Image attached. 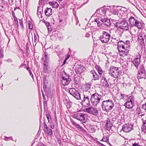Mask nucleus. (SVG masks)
<instances>
[{
	"label": "nucleus",
	"mask_w": 146,
	"mask_h": 146,
	"mask_svg": "<svg viewBox=\"0 0 146 146\" xmlns=\"http://www.w3.org/2000/svg\"><path fill=\"white\" fill-rule=\"evenodd\" d=\"M114 104L113 101L111 100L104 101L102 103V108L103 110L109 112L113 108Z\"/></svg>",
	"instance_id": "obj_1"
},
{
	"label": "nucleus",
	"mask_w": 146,
	"mask_h": 146,
	"mask_svg": "<svg viewBox=\"0 0 146 146\" xmlns=\"http://www.w3.org/2000/svg\"><path fill=\"white\" fill-rule=\"evenodd\" d=\"M121 73V70L117 67L112 66L109 70L110 75L113 78H118Z\"/></svg>",
	"instance_id": "obj_2"
},
{
	"label": "nucleus",
	"mask_w": 146,
	"mask_h": 146,
	"mask_svg": "<svg viewBox=\"0 0 146 146\" xmlns=\"http://www.w3.org/2000/svg\"><path fill=\"white\" fill-rule=\"evenodd\" d=\"M102 96L97 93L93 94L91 96L90 100L93 105L96 106L100 101L102 100Z\"/></svg>",
	"instance_id": "obj_3"
},
{
	"label": "nucleus",
	"mask_w": 146,
	"mask_h": 146,
	"mask_svg": "<svg viewBox=\"0 0 146 146\" xmlns=\"http://www.w3.org/2000/svg\"><path fill=\"white\" fill-rule=\"evenodd\" d=\"M110 36V34L108 32L103 31L100 36V39L102 43H107L109 41Z\"/></svg>",
	"instance_id": "obj_4"
},
{
	"label": "nucleus",
	"mask_w": 146,
	"mask_h": 146,
	"mask_svg": "<svg viewBox=\"0 0 146 146\" xmlns=\"http://www.w3.org/2000/svg\"><path fill=\"white\" fill-rule=\"evenodd\" d=\"M115 26L118 28L122 30H127L128 29L129 25L128 23L125 21V19H123L119 23H116Z\"/></svg>",
	"instance_id": "obj_5"
},
{
	"label": "nucleus",
	"mask_w": 146,
	"mask_h": 146,
	"mask_svg": "<svg viewBox=\"0 0 146 146\" xmlns=\"http://www.w3.org/2000/svg\"><path fill=\"white\" fill-rule=\"evenodd\" d=\"M69 92L70 94L76 99L77 100L81 99L80 93L75 89L74 88H70L69 89Z\"/></svg>",
	"instance_id": "obj_6"
},
{
	"label": "nucleus",
	"mask_w": 146,
	"mask_h": 146,
	"mask_svg": "<svg viewBox=\"0 0 146 146\" xmlns=\"http://www.w3.org/2000/svg\"><path fill=\"white\" fill-rule=\"evenodd\" d=\"M86 115L84 113L81 112H77L73 115V117L77 120L82 121L84 123L86 120Z\"/></svg>",
	"instance_id": "obj_7"
},
{
	"label": "nucleus",
	"mask_w": 146,
	"mask_h": 146,
	"mask_svg": "<svg viewBox=\"0 0 146 146\" xmlns=\"http://www.w3.org/2000/svg\"><path fill=\"white\" fill-rule=\"evenodd\" d=\"M84 111L95 116L98 113L97 109L92 106L84 109Z\"/></svg>",
	"instance_id": "obj_8"
},
{
	"label": "nucleus",
	"mask_w": 146,
	"mask_h": 146,
	"mask_svg": "<svg viewBox=\"0 0 146 146\" xmlns=\"http://www.w3.org/2000/svg\"><path fill=\"white\" fill-rule=\"evenodd\" d=\"M71 79L70 78L69 75L67 76L65 75V76H62L61 82L62 85L65 86L69 84L71 81Z\"/></svg>",
	"instance_id": "obj_9"
},
{
	"label": "nucleus",
	"mask_w": 146,
	"mask_h": 146,
	"mask_svg": "<svg viewBox=\"0 0 146 146\" xmlns=\"http://www.w3.org/2000/svg\"><path fill=\"white\" fill-rule=\"evenodd\" d=\"M82 106L84 107H88L90 105L89 98L84 97L83 99L81 102Z\"/></svg>",
	"instance_id": "obj_10"
},
{
	"label": "nucleus",
	"mask_w": 146,
	"mask_h": 146,
	"mask_svg": "<svg viewBox=\"0 0 146 146\" xmlns=\"http://www.w3.org/2000/svg\"><path fill=\"white\" fill-rule=\"evenodd\" d=\"M132 129V127L131 125L129 124H124L122 126V129L121 131L122 130L125 133H128Z\"/></svg>",
	"instance_id": "obj_11"
},
{
	"label": "nucleus",
	"mask_w": 146,
	"mask_h": 146,
	"mask_svg": "<svg viewBox=\"0 0 146 146\" xmlns=\"http://www.w3.org/2000/svg\"><path fill=\"white\" fill-rule=\"evenodd\" d=\"M141 56L139 54L137 55L133 61V63L135 66L137 68L140 64Z\"/></svg>",
	"instance_id": "obj_12"
},
{
	"label": "nucleus",
	"mask_w": 146,
	"mask_h": 146,
	"mask_svg": "<svg viewBox=\"0 0 146 146\" xmlns=\"http://www.w3.org/2000/svg\"><path fill=\"white\" fill-rule=\"evenodd\" d=\"M137 78L139 82L143 80H146V73H138Z\"/></svg>",
	"instance_id": "obj_13"
},
{
	"label": "nucleus",
	"mask_w": 146,
	"mask_h": 146,
	"mask_svg": "<svg viewBox=\"0 0 146 146\" xmlns=\"http://www.w3.org/2000/svg\"><path fill=\"white\" fill-rule=\"evenodd\" d=\"M137 20L135 19L133 17H131L128 19V21L129 23V26L130 27H132L134 26Z\"/></svg>",
	"instance_id": "obj_14"
},
{
	"label": "nucleus",
	"mask_w": 146,
	"mask_h": 146,
	"mask_svg": "<svg viewBox=\"0 0 146 146\" xmlns=\"http://www.w3.org/2000/svg\"><path fill=\"white\" fill-rule=\"evenodd\" d=\"M85 69L84 67L80 66L79 67L76 68L75 70V71L77 74H80L81 75L84 72Z\"/></svg>",
	"instance_id": "obj_15"
},
{
	"label": "nucleus",
	"mask_w": 146,
	"mask_h": 146,
	"mask_svg": "<svg viewBox=\"0 0 146 146\" xmlns=\"http://www.w3.org/2000/svg\"><path fill=\"white\" fill-rule=\"evenodd\" d=\"M72 123L73 126H75L76 128L79 130L82 131L84 132L86 131V130L82 127H81L79 124L75 123L74 121H72Z\"/></svg>",
	"instance_id": "obj_16"
},
{
	"label": "nucleus",
	"mask_w": 146,
	"mask_h": 146,
	"mask_svg": "<svg viewBox=\"0 0 146 146\" xmlns=\"http://www.w3.org/2000/svg\"><path fill=\"white\" fill-rule=\"evenodd\" d=\"M116 44H117V49L118 50H126L125 47L123 44V42L121 40H119L118 42H116Z\"/></svg>",
	"instance_id": "obj_17"
},
{
	"label": "nucleus",
	"mask_w": 146,
	"mask_h": 146,
	"mask_svg": "<svg viewBox=\"0 0 146 146\" xmlns=\"http://www.w3.org/2000/svg\"><path fill=\"white\" fill-rule=\"evenodd\" d=\"M101 83L102 86L106 88H109V85L108 84V81L105 78L101 80Z\"/></svg>",
	"instance_id": "obj_18"
},
{
	"label": "nucleus",
	"mask_w": 146,
	"mask_h": 146,
	"mask_svg": "<svg viewBox=\"0 0 146 146\" xmlns=\"http://www.w3.org/2000/svg\"><path fill=\"white\" fill-rule=\"evenodd\" d=\"M90 73L91 74L93 77V79L94 80H98L100 79L99 76L97 74L96 71L94 70H92L90 71Z\"/></svg>",
	"instance_id": "obj_19"
},
{
	"label": "nucleus",
	"mask_w": 146,
	"mask_h": 146,
	"mask_svg": "<svg viewBox=\"0 0 146 146\" xmlns=\"http://www.w3.org/2000/svg\"><path fill=\"white\" fill-rule=\"evenodd\" d=\"M106 121V125H105L106 129L108 130H110L112 126V124L111 123L109 119H108Z\"/></svg>",
	"instance_id": "obj_20"
},
{
	"label": "nucleus",
	"mask_w": 146,
	"mask_h": 146,
	"mask_svg": "<svg viewBox=\"0 0 146 146\" xmlns=\"http://www.w3.org/2000/svg\"><path fill=\"white\" fill-rule=\"evenodd\" d=\"M134 104V103L126 102L124 104V106H125L126 108L131 109L133 108Z\"/></svg>",
	"instance_id": "obj_21"
},
{
	"label": "nucleus",
	"mask_w": 146,
	"mask_h": 146,
	"mask_svg": "<svg viewBox=\"0 0 146 146\" xmlns=\"http://www.w3.org/2000/svg\"><path fill=\"white\" fill-rule=\"evenodd\" d=\"M118 51L119 55L121 56H124L127 55L128 51L127 50H120Z\"/></svg>",
	"instance_id": "obj_22"
},
{
	"label": "nucleus",
	"mask_w": 146,
	"mask_h": 146,
	"mask_svg": "<svg viewBox=\"0 0 146 146\" xmlns=\"http://www.w3.org/2000/svg\"><path fill=\"white\" fill-rule=\"evenodd\" d=\"M52 9L50 8H47L45 11V14L46 16H49L52 14Z\"/></svg>",
	"instance_id": "obj_23"
},
{
	"label": "nucleus",
	"mask_w": 146,
	"mask_h": 146,
	"mask_svg": "<svg viewBox=\"0 0 146 146\" xmlns=\"http://www.w3.org/2000/svg\"><path fill=\"white\" fill-rule=\"evenodd\" d=\"M100 20L102 22L104 23L105 25L107 26H109L110 25V22H109L110 21V20L107 19L106 18H102Z\"/></svg>",
	"instance_id": "obj_24"
},
{
	"label": "nucleus",
	"mask_w": 146,
	"mask_h": 146,
	"mask_svg": "<svg viewBox=\"0 0 146 146\" xmlns=\"http://www.w3.org/2000/svg\"><path fill=\"white\" fill-rule=\"evenodd\" d=\"M123 44L126 50H127L130 47V41L129 40H126L123 42Z\"/></svg>",
	"instance_id": "obj_25"
},
{
	"label": "nucleus",
	"mask_w": 146,
	"mask_h": 146,
	"mask_svg": "<svg viewBox=\"0 0 146 146\" xmlns=\"http://www.w3.org/2000/svg\"><path fill=\"white\" fill-rule=\"evenodd\" d=\"M90 85L89 84H86L83 88L84 92L90 90Z\"/></svg>",
	"instance_id": "obj_26"
},
{
	"label": "nucleus",
	"mask_w": 146,
	"mask_h": 146,
	"mask_svg": "<svg viewBox=\"0 0 146 146\" xmlns=\"http://www.w3.org/2000/svg\"><path fill=\"white\" fill-rule=\"evenodd\" d=\"M49 4L50 5L52 8H57L58 7L59 5L58 3L56 1L49 2Z\"/></svg>",
	"instance_id": "obj_27"
},
{
	"label": "nucleus",
	"mask_w": 146,
	"mask_h": 146,
	"mask_svg": "<svg viewBox=\"0 0 146 146\" xmlns=\"http://www.w3.org/2000/svg\"><path fill=\"white\" fill-rule=\"evenodd\" d=\"M84 97L86 98H89L90 96L91 97V93L90 92V90L84 92L83 93Z\"/></svg>",
	"instance_id": "obj_28"
},
{
	"label": "nucleus",
	"mask_w": 146,
	"mask_h": 146,
	"mask_svg": "<svg viewBox=\"0 0 146 146\" xmlns=\"http://www.w3.org/2000/svg\"><path fill=\"white\" fill-rule=\"evenodd\" d=\"M134 25V26L137 27L139 29H141L143 26V23L137 20Z\"/></svg>",
	"instance_id": "obj_29"
},
{
	"label": "nucleus",
	"mask_w": 146,
	"mask_h": 146,
	"mask_svg": "<svg viewBox=\"0 0 146 146\" xmlns=\"http://www.w3.org/2000/svg\"><path fill=\"white\" fill-rule=\"evenodd\" d=\"M48 63H45L44 64V67H43V70L44 72L46 73L48 72L49 68V66L48 64Z\"/></svg>",
	"instance_id": "obj_30"
},
{
	"label": "nucleus",
	"mask_w": 146,
	"mask_h": 146,
	"mask_svg": "<svg viewBox=\"0 0 146 146\" xmlns=\"http://www.w3.org/2000/svg\"><path fill=\"white\" fill-rule=\"evenodd\" d=\"M45 133L48 135L51 136L53 135L52 131V129L48 128V129L44 130Z\"/></svg>",
	"instance_id": "obj_31"
},
{
	"label": "nucleus",
	"mask_w": 146,
	"mask_h": 146,
	"mask_svg": "<svg viewBox=\"0 0 146 146\" xmlns=\"http://www.w3.org/2000/svg\"><path fill=\"white\" fill-rule=\"evenodd\" d=\"M45 60L44 62L46 63H49V56L46 52H44Z\"/></svg>",
	"instance_id": "obj_32"
},
{
	"label": "nucleus",
	"mask_w": 146,
	"mask_h": 146,
	"mask_svg": "<svg viewBox=\"0 0 146 146\" xmlns=\"http://www.w3.org/2000/svg\"><path fill=\"white\" fill-rule=\"evenodd\" d=\"M146 73L144 66L143 65H141L139 67V69L138 73Z\"/></svg>",
	"instance_id": "obj_33"
},
{
	"label": "nucleus",
	"mask_w": 146,
	"mask_h": 146,
	"mask_svg": "<svg viewBox=\"0 0 146 146\" xmlns=\"http://www.w3.org/2000/svg\"><path fill=\"white\" fill-rule=\"evenodd\" d=\"M119 97V100H121L123 99V100H126V98L127 97V96L125 95L124 94H121L119 96H118Z\"/></svg>",
	"instance_id": "obj_34"
},
{
	"label": "nucleus",
	"mask_w": 146,
	"mask_h": 146,
	"mask_svg": "<svg viewBox=\"0 0 146 146\" xmlns=\"http://www.w3.org/2000/svg\"><path fill=\"white\" fill-rule=\"evenodd\" d=\"M134 97L132 96H129L127 99V102H130L134 103Z\"/></svg>",
	"instance_id": "obj_35"
},
{
	"label": "nucleus",
	"mask_w": 146,
	"mask_h": 146,
	"mask_svg": "<svg viewBox=\"0 0 146 146\" xmlns=\"http://www.w3.org/2000/svg\"><path fill=\"white\" fill-rule=\"evenodd\" d=\"M119 10L120 9H118L116 8L113 10V11H111V13H112L115 15H118Z\"/></svg>",
	"instance_id": "obj_36"
},
{
	"label": "nucleus",
	"mask_w": 146,
	"mask_h": 146,
	"mask_svg": "<svg viewBox=\"0 0 146 146\" xmlns=\"http://www.w3.org/2000/svg\"><path fill=\"white\" fill-rule=\"evenodd\" d=\"M101 12V15H103L105 14L106 11V8L102 7L100 9Z\"/></svg>",
	"instance_id": "obj_37"
},
{
	"label": "nucleus",
	"mask_w": 146,
	"mask_h": 146,
	"mask_svg": "<svg viewBox=\"0 0 146 146\" xmlns=\"http://www.w3.org/2000/svg\"><path fill=\"white\" fill-rule=\"evenodd\" d=\"M142 131L145 133H146V122H144V125L142 127Z\"/></svg>",
	"instance_id": "obj_38"
},
{
	"label": "nucleus",
	"mask_w": 146,
	"mask_h": 146,
	"mask_svg": "<svg viewBox=\"0 0 146 146\" xmlns=\"http://www.w3.org/2000/svg\"><path fill=\"white\" fill-rule=\"evenodd\" d=\"M13 18L14 19V21H15V24L16 25V26L17 27V28L18 27H19V24L17 20V19L16 17L15 16H13Z\"/></svg>",
	"instance_id": "obj_39"
},
{
	"label": "nucleus",
	"mask_w": 146,
	"mask_h": 146,
	"mask_svg": "<svg viewBox=\"0 0 146 146\" xmlns=\"http://www.w3.org/2000/svg\"><path fill=\"white\" fill-rule=\"evenodd\" d=\"M116 33L118 34L119 35V36H121L122 34L123 33V31L122 30L121 31H119L118 29H117L115 31Z\"/></svg>",
	"instance_id": "obj_40"
},
{
	"label": "nucleus",
	"mask_w": 146,
	"mask_h": 146,
	"mask_svg": "<svg viewBox=\"0 0 146 146\" xmlns=\"http://www.w3.org/2000/svg\"><path fill=\"white\" fill-rule=\"evenodd\" d=\"M46 117H47V119L48 120V122H50V119H51V117L49 114V113L48 112H46Z\"/></svg>",
	"instance_id": "obj_41"
},
{
	"label": "nucleus",
	"mask_w": 146,
	"mask_h": 146,
	"mask_svg": "<svg viewBox=\"0 0 146 146\" xmlns=\"http://www.w3.org/2000/svg\"><path fill=\"white\" fill-rule=\"evenodd\" d=\"M143 35L142 34V33H140L139 34V35L138 36V40H141L142 39H143Z\"/></svg>",
	"instance_id": "obj_42"
},
{
	"label": "nucleus",
	"mask_w": 146,
	"mask_h": 146,
	"mask_svg": "<svg viewBox=\"0 0 146 146\" xmlns=\"http://www.w3.org/2000/svg\"><path fill=\"white\" fill-rule=\"evenodd\" d=\"M20 26L21 27L23 30V21L22 20L20 19L19 20Z\"/></svg>",
	"instance_id": "obj_43"
},
{
	"label": "nucleus",
	"mask_w": 146,
	"mask_h": 146,
	"mask_svg": "<svg viewBox=\"0 0 146 146\" xmlns=\"http://www.w3.org/2000/svg\"><path fill=\"white\" fill-rule=\"evenodd\" d=\"M139 42L142 46H144V39H142V40H138Z\"/></svg>",
	"instance_id": "obj_44"
},
{
	"label": "nucleus",
	"mask_w": 146,
	"mask_h": 146,
	"mask_svg": "<svg viewBox=\"0 0 146 146\" xmlns=\"http://www.w3.org/2000/svg\"><path fill=\"white\" fill-rule=\"evenodd\" d=\"M108 139L109 138L108 137H104L101 141L107 142L108 141Z\"/></svg>",
	"instance_id": "obj_45"
},
{
	"label": "nucleus",
	"mask_w": 146,
	"mask_h": 146,
	"mask_svg": "<svg viewBox=\"0 0 146 146\" xmlns=\"http://www.w3.org/2000/svg\"><path fill=\"white\" fill-rule=\"evenodd\" d=\"M3 50L1 49L0 50V58H2L3 57Z\"/></svg>",
	"instance_id": "obj_46"
},
{
	"label": "nucleus",
	"mask_w": 146,
	"mask_h": 146,
	"mask_svg": "<svg viewBox=\"0 0 146 146\" xmlns=\"http://www.w3.org/2000/svg\"><path fill=\"white\" fill-rule=\"evenodd\" d=\"M98 71L99 74L100 75L102 74L103 73V70L102 69L100 68L98 70Z\"/></svg>",
	"instance_id": "obj_47"
},
{
	"label": "nucleus",
	"mask_w": 146,
	"mask_h": 146,
	"mask_svg": "<svg viewBox=\"0 0 146 146\" xmlns=\"http://www.w3.org/2000/svg\"><path fill=\"white\" fill-rule=\"evenodd\" d=\"M34 42L35 43H36L37 41V38L36 36L35 33H34Z\"/></svg>",
	"instance_id": "obj_48"
},
{
	"label": "nucleus",
	"mask_w": 146,
	"mask_h": 146,
	"mask_svg": "<svg viewBox=\"0 0 146 146\" xmlns=\"http://www.w3.org/2000/svg\"><path fill=\"white\" fill-rule=\"evenodd\" d=\"M28 26H29V28L30 29H32L33 28V25H32V23L31 22H29Z\"/></svg>",
	"instance_id": "obj_49"
},
{
	"label": "nucleus",
	"mask_w": 146,
	"mask_h": 146,
	"mask_svg": "<svg viewBox=\"0 0 146 146\" xmlns=\"http://www.w3.org/2000/svg\"><path fill=\"white\" fill-rule=\"evenodd\" d=\"M47 29L48 32H50L52 31V28L51 26L47 27Z\"/></svg>",
	"instance_id": "obj_50"
},
{
	"label": "nucleus",
	"mask_w": 146,
	"mask_h": 146,
	"mask_svg": "<svg viewBox=\"0 0 146 146\" xmlns=\"http://www.w3.org/2000/svg\"><path fill=\"white\" fill-rule=\"evenodd\" d=\"M112 41L113 42H114V44H116L117 42H118V40L117 39L116 40V38H112Z\"/></svg>",
	"instance_id": "obj_51"
},
{
	"label": "nucleus",
	"mask_w": 146,
	"mask_h": 146,
	"mask_svg": "<svg viewBox=\"0 0 146 146\" xmlns=\"http://www.w3.org/2000/svg\"><path fill=\"white\" fill-rule=\"evenodd\" d=\"M139 115L141 116V118L142 120L143 121V119H144L145 118V114H141Z\"/></svg>",
	"instance_id": "obj_52"
},
{
	"label": "nucleus",
	"mask_w": 146,
	"mask_h": 146,
	"mask_svg": "<svg viewBox=\"0 0 146 146\" xmlns=\"http://www.w3.org/2000/svg\"><path fill=\"white\" fill-rule=\"evenodd\" d=\"M44 130L48 129V127H47V125L45 123H44Z\"/></svg>",
	"instance_id": "obj_53"
},
{
	"label": "nucleus",
	"mask_w": 146,
	"mask_h": 146,
	"mask_svg": "<svg viewBox=\"0 0 146 146\" xmlns=\"http://www.w3.org/2000/svg\"><path fill=\"white\" fill-rule=\"evenodd\" d=\"M45 24L46 25L47 27L50 26V23H49L48 22H45Z\"/></svg>",
	"instance_id": "obj_54"
},
{
	"label": "nucleus",
	"mask_w": 146,
	"mask_h": 146,
	"mask_svg": "<svg viewBox=\"0 0 146 146\" xmlns=\"http://www.w3.org/2000/svg\"><path fill=\"white\" fill-rule=\"evenodd\" d=\"M136 113H137L139 115L140 114H141V111L140 110V109H138V108L137 109Z\"/></svg>",
	"instance_id": "obj_55"
},
{
	"label": "nucleus",
	"mask_w": 146,
	"mask_h": 146,
	"mask_svg": "<svg viewBox=\"0 0 146 146\" xmlns=\"http://www.w3.org/2000/svg\"><path fill=\"white\" fill-rule=\"evenodd\" d=\"M46 0H40L39 1V3H41V4H42L44 3Z\"/></svg>",
	"instance_id": "obj_56"
},
{
	"label": "nucleus",
	"mask_w": 146,
	"mask_h": 146,
	"mask_svg": "<svg viewBox=\"0 0 146 146\" xmlns=\"http://www.w3.org/2000/svg\"><path fill=\"white\" fill-rule=\"evenodd\" d=\"M142 108L146 111V103L142 105Z\"/></svg>",
	"instance_id": "obj_57"
},
{
	"label": "nucleus",
	"mask_w": 146,
	"mask_h": 146,
	"mask_svg": "<svg viewBox=\"0 0 146 146\" xmlns=\"http://www.w3.org/2000/svg\"><path fill=\"white\" fill-rule=\"evenodd\" d=\"M96 13H98V14H100L101 15V12H100V9H97L96 11Z\"/></svg>",
	"instance_id": "obj_58"
},
{
	"label": "nucleus",
	"mask_w": 146,
	"mask_h": 146,
	"mask_svg": "<svg viewBox=\"0 0 146 146\" xmlns=\"http://www.w3.org/2000/svg\"><path fill=\"white\" fill-rule=\"evenodd\" d=\"M29 74H30V75L33 78V74H32V73L31 71L30 70H29Z\"/></svg>",
	"instance_id": "obj_59"
},
{
	"label": "nucleus",
	"mask_w": 146,
	"mask_h": 146,
	"mask_svg": "<svg viewBox=\"0 0 146 146\" xmlns=\"http://www.w3.org/2000/svg\"><path fill=\"white\" fill-rule=\"evenodd\" d=\"M97 25L98 27H100L101 26V25L100 23V22L99 21H97Z\"/></svg>",
	"instance_id": "obj_60"
},
{
	"label": "nucleus",
	"mask_w": 146,
	"mask_h": 146,
	"mask_svg": "<svg viewBox=\"0 0 146 146\" xmlns=\"http://www.w3.org/2000/svg\"><path fill=\"white\" fill-rule=\"evenodd\" d=\"M133 146H142V145H139L137 143H135L133 144Z\"/></svg>",
	"instance_id": "obj_61"
},
{
	"label": "nucleus",
	"mask_w": 146,
	"mask_h": 146,
	"mask_svg": "<svg viewBox=\"0 0 146 146\" xmlns=\"http://www.w3.org/2000/svg\"><path fill=\"white\" fill-rule=\"evenodd\" d=\"M95 68H96V69L98 70L100 68V66L98 65H96L95 66Z\"/></svg>",
	"instance_id": "obj_62"
},
{
	"label": "nucleus",
	"mask_w": 146,
	"mask_h": 146,
	"mask_svg": "<svg viewBox=\"0 0 146 146\" xmlns=\"http://www.w3.org/2000/svg\"><path fill=\"white\" fill-rule=\"evenodd\" d=\"M95 68H96V69L98 70L100 68V66L98 65H96L95 66Z\"/></svg>",
	"instance_id": "obj_63"
},
{
	"label": "nucleus",
	"mask_w": 146,
	"mask_h": 146,
	"mask_svg": "<svg viewBox=\"0 0 146 146\" xmlns=\"http://www.w3.org/2000/svg\"><path fill=\"white\" fill-rule=\"evenodd\" d=\"M50 127L52 129H53L54 128V125H50Z\"/></svg>",
	"instance_id": "obj_64"
}]
</instances>
